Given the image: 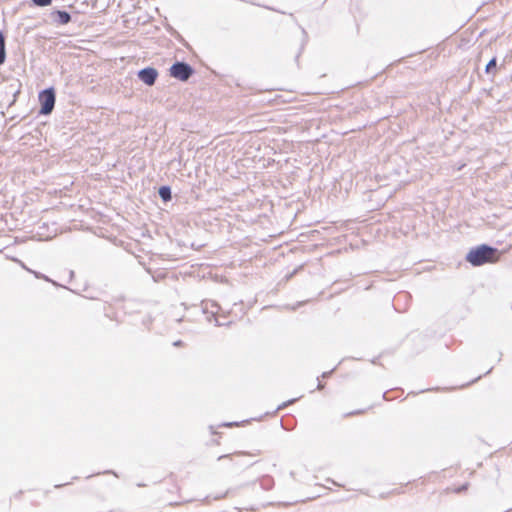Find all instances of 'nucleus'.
I'll return each instance as SVG.
<instances>
[{
	"instance_id": "f257e3e1",
	"label": "nucleus",
	"mask_w": 512,
	"mask_h": 512,
	"mask_svg": "<svg viewBox=\"0 0 512 512\" xmlns=\"http://www.w3.org/2000/svg\"><path fill=\"white\" fill-rule=\"evenodd\" d=\"M499 259L500 255L497 249L486 245L472 249L467 254V261L474 266H480L485 263H496Z\"/></svg>"
},
{
	"instance_id": "9b49d317",
	"label": "nucleus",
	"mask_w": 512,
	"mask_h": 512,
	"mask_svg": "<svg viewBox=\"0 0 512 512\" xmlns=\"http://www.w3.org/2000/svg\"><path fill=\"white\" fill-rule=\"evenodd\" d=\"M364 411L363 410H359V411H356V412H351L349 413L348 415L351 416V415H359V414H363Z\"/></svg>"
},
{
	"instance_id": "39448f33",
	"label": "nucleus",
	"mask_w": 512,
	"mask_h": 512,
	"mask_svg": "<svg viewBox=\"0 0 512 512\" xmlns=\"http://www.w3.org/2000/svg\"><path fill=\"white\" fill-rule=\"evenodd\" d=\"M6 57L5 52V38L2 32H0V65L4 63Z\"/></svg>"
},
{
	"instance_id": "423d86ee",
	"label": "nucleus",
	"mask_w": 512,
	"mask_h": 512,
	"mask_svg": "<svg viewBox=\"0 0 512 512\" xmlns=\"http://www.w3.org/2000/svg\"><path fill=\"white\" fill-rule=\"evenodd\" d=\"M57 14H58V17H59V20H60L61 24H67V23L70 22L71 17L69 15V13H67L65 11H58Z\"/></svg>"
},
{
	"instance_id": "9d476101",
	"label": "nucleus",
	"mask_w": 512,
	"mask_h": 512,
	"mask_svg": "<svg viewBox=\"0 0 512 512\" xmlns=\"http://www.w3.org/2000/svg\"><path fill=\"white\" fill-rule=\"evenodd\" d=\"M158 192L164 193V192H170V189L168 187H161Z\"/></svg>"
},
{
	"instance_id": "7ed1b4c3",
	"label": "nucleus",
	"mask_w": 512,
	"mask_h": 512,
	"mask_svg": "<svg viewBox=\"0 0 512 512\" xmlns=\"http://www.w3.org/2000/svg\"><path fill=\"white\" fill-rule=\"evenodd\" d=\"M39 101L41 103L40 113L43 115L50 114L55 104V93L52 88L46 89L39 93Z\"/></svg>"
},
{
	"instance_id": "f03ea898",
	"label": "nucleus",
	"mask_w": 512,
	"mask_h": 512,
	"mask_svg": "<svg viewBox=\"0 0 512 512\" xmlns=\"http://www.w3.org/2000/svg\"><path fill=\"white\" fill-rule=\"evenodd\" d=\"M170 76L180 81H187L193 74V69L190 65L177 62L170 67Z\"/></svg>"
},
{
	"instance_id": "20e7f679",
	"label": "nucleus",
	"mask_w": 512,
	"mask_h": 512,
	"mask_svg": "<svg viewBox=\"0 0 512 512\" xmlns=\"http://www.w3.org/2000/svg\"><path fill=\"white\" fill-rule=\"evenodd\" d=\"M157 75L158 73L154 68H145L138 73L139 78L147 85H153Z\"/></svg>"
},
{
	"instance_id": "6e6552de",
	"label": "nucleus",
	"mask_w": 512,
	"mask_h": 512,
	"mask_svg": "<svg viewBox=\"0 0 512 512\" xmlns=\"http://www.w3.org/2000/svg\"><path fill=\"white\" fill-rule=\"evenodd\" d=\"M35 5L45 7L52 3V0H32Z\"/></svg>"
},
{
	"instance_id": "f8f14e48",
	"label": "nucleus",
	"mask_w": 512,
	"mask_h": 512,
	"mask_svg": "<svg viewBox=\"0 0 512 512\" xmlns=\"http://www.w3.org/2000/svg\"><path fill=\"white\" fill-rule=\"evenodd\" d=\"M232 425H233L232 423L225 424V426H227V427H231Z\"/></svg>"
},
{
	"instance_id": "1a4fd4ad",
	"label": "nucleus",
	"mask_w": 512,
	"mask_h": 512,
	"mask_svg": "<svg viewBox=\"0 0 512 512\" xmlns=\"http://www.w3.org/2000/svg\"><path fill=\"white\" fill-rule=\"evenodd\" d=\"M160 195L164 202H167L171 199V194H160Z\"/></svg>"
},
{
	"instance_id": "0eeeda50",
	"label": "nucleus",
	"mask_w": 512,
	"mask_h": 512,
	"mask_svg": "<svg viewBox=\"0 0 512 512\" xmlns=\"http://www.w3.org/2000/svg\"><path fill=\"white\" fill-rule=\"evenodd\" d=\"M495 68H496V58H493L488 62L485 70L487 73H490Z\"/></svg>"
}]
</instances>
